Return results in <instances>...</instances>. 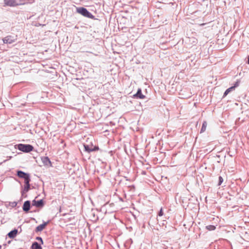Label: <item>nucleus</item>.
I'll list each match as a JSON object with an SVG mask.
<instances>
[{"label": "nucleus", "instance_id": "nucleus-1", "mask_svg": "<svg viewBox=\"0 0 249 249\" xmlns=\"http://www.w3.org/2000/svg\"><path fill=\"white\" fill-rule=\"evenodd\" d=\"M15 147L16 148H18L19 150L25 153H29L32 151L34 149V147L32 145L22 143L16 145Z\"/></svg>", "mask_w": 249, "mask_h": 249}, {"label": "nucleus", "instance_id": "nucleus-2", "mask_svg": "<svg viewBox=\"0 0 249 249\" xmlns=\"http://www.w3.org/2000/svg\"><path fill=\"white\" fill-rule=\"evenodd\" d=\"M89 141H90L89 144H84L85 151L88 153H90L91 152L99 150V148L98 146L94 145L92 142L90 141L89 139H87V142H88Z\"/></svg>", "mask_w": 249, "mask_h": 249}, {"label": "nucleus", "instance_id": "nucleus-21", "mask_svg": "<svg viewBox=\"0 0 249 249\" xmlns=\"http://www.w3.org/2000/svg\"><path fill=\"white\" fill-rule=\"evenodd\" d=\"M239 83V81L236 82V83H235L234 85L233 86H232V87H234V89L235 88H236V87L238 86Z\"/></svg>", "mask_w": 249, "mask_h": 249}, {"label": "nucleus", "instance_id": "nucleus-4", "mask_svg": "<svg viewBox=\"0 0 249 249\" xmlns=\"http://www.w3.org/2000/svg\"><path fill=\"white\" fill-rule=\"evenodd\" d=\"M76 11L78 13L82 15V16L90 18H93L94 16L89 13L85 8L79 7L77 8Z\"/></svg>", "mask_w": 249, "mask_h": 249}, {"label": "nucleus", "instance_id": "nucleus-12", "mask_svg": "<svg viewBox=\"0 0 249 249\" xmlns=\"http://www.w3.org/2000/svg\"><path fill=\"white\" fill-rule=\"evenodd\" d=\"M17 175L21 178H25L27 176H28L29 175L21 171H18L17 172Z\"/></svg>", "mask_w": 249, "mask_h": 249}, {"label": "nucleus", "instance_id": "nucleus-18", "mask_svg": "<svg viewBox=\"0 0 249 249\" xmlns=\"http://www.w3.org/2000/svg\"><path fill=\"white\" fill-rule=\"evenodd\" d=\"M223 179L222 177L220 176L219 177L218 185H220L222 184V183L223 182Z\"/></svg>", "mask_w": 249, "mask_h": 249}, {"label": "nucleus", "instance_id": "nucleus-7", "mask_svg": "<svg viewBox=\"0 0 249 249\" xmlns=\"http://www.w3.org/2000/svg\"><path fill=\"white\" fill-rule=\"evenodd\" d=\"M33 205L36 206L37 207H42L43 206V200L41 199L38 201L35 200L33 201Z\"/></svg>", "mask_w": 249, "mask_h": 249}, {"label": "nucleus", "instance_id": "nucleus-20", "mask_svg": "<svg viewBox=\"0 0 249 249\" xmlns=\"http://www.w3.org/2000/svg\"><path fill=\"white\" fill-rule=\"evenodd\" d=\"M163 211H162V208H161V209H160V212H159V215L160 216H162V215H163Z\"/></svg>", "mask_w": 249, "mask_h": 249}, {"label": "nucleus", "instance_id": "nucleus-5", "mask_svg": "<svg viewBox=\"0 0 249 249\" xmlns=\"http://www.w3.org/2000/svg\"><path fill=\"white\" fill-rule=\"evenodd\" d=\"M16 40V36H14L11 35L6 36L2 39L3 43L5 44H12L15 42Z\"/></svg>", "mask_w": 249, "mask_h": 249}, {"label": "nucleus", "instance_id": "nucleus-19", "mask_svg": "<svg viewBox=\"0 0 249 249\" xmlns=\"http://www.w3.org/2000/svg\"><path fill=\"white\" fill-rule=\"evenodd\" d=\"M30 189V184H25V186L24 187V189L26 191H28V190Z\"/></svg>", "mask_w": 249, "mask_h": 249}, {"label": "nucleus", "instance_id": "nucleus-3", "mask_svg": "<svg viewBox=\"0 0 249 249\" xmlns=\"http://www.w3.org/2000/svg\"><path fill=\"white\" fill-rule=\"evenodd\" d=\"M4 6L14 7L18 5L24 4L25 2L24 0H19V2L17 1L16 0H3Z\"/></svg>", "mask_w": 249, "mask_h": 249}, {"label": "nucleus", "instance_id": "nucleus-13", "mask_svg": "<svg viewBox=\"0 0 249 249\" xmlns=\"http://www.w3.org/2000/svg\"><path fill=\"white\" fill-rule=\"evenodd\" d=\"M207 126V122L206 121H204L202 124V125L201 128L200 129L201 133H203L205 131V130L206 129Z\"/></svg>", "mask_w": 249, "mask_h": 249}, {"label": "nucleus", "instance_id": "nucleus-9", "mask_svg": "<svg viewBox=\"0 0 249 249\" xmlns=\"http://www.w3.org/2000/svg\"><path fill=\"white\" fill-rule=\"evenodd\" d=\"M42 162L46 165L51 166L52 163L48 157H45L42 158Z\"/></svg>", "mask_w": 249, "mask_h": 249}, {"label": "nucleus", "instance_id": "nucleus-15", "mask_svg": "<svg viewBox=\"0 0 249 249\" xmlns=\"http://www.w3.org/2000/svg\"><path fill=\"white\" fill-rule=\"evenodd\" d=\"M206 228L208 231H214L216 229V227L213 225H208L206 227Z\"/></svg>", "mask_w": 249, "mask_h": 249}, {"label": "nucleus", "instance_id": "nucleus-8", "mask_svg": "<svg viewBox=\"0 0 249 249\" xmlns=\"http://www.w3.org/2000/svg\"><path fill=\"white\" fill-rule=\"evenodd\" d=\"M30 202L29 201H26L24 203L23 206V210L27 212L30 210Z\"/></svg>", "mask_w": 249, "mask_h": 249}, {"label": "nucleus", "instance_id": "nucleus-23", "mask_svg": "<svg viewBox=\"0 0 249 249\" xmlns=\"http://www.w3.org/2000/svg\"><path fill=\"white\" fill-rule=\"evenodd\" d=\"M248 63L249 64V55L248 58Z\"/></svg>", "mask_w": 249, "mask_h": 249}, {"label": "nucleus", "instance_id": "nucleus-6", "mask_svg": "<svg viewBox=\"0 0 249 249\" xmlns=\"http://www.w3.org/2000/svg\"><path fill=\"white\" fill-rule=\"evenodd\" d=\"M133 97L143 99L145 98V96L142 94L141 89H139L137 93L133 95Z\"/></svg>", "mask_w": 249, "mask_h": 249}, {"label": "nucleus", "instance_id": "nucleus-10", "mask_svg": "<svg viewBox=\"0 0 249 249\" xmlns=\"http://www.w3.org/2000/svg\"><path fill=\"white\" fill-rule=\"evenodd\" d=\"M47 223H48L47 222H45L43 224H41V225L38 226L36 228V231H42L43 230H44L45 228L46 225H47Z\"/></svg>", "mask_w": 249, "mask_h": 249}, {"label": "nucleus", "instance_id": "nucleus-14", "mask_svg": "<svg viewBox=\"0 0 249 249\" xmlns=\"http://www.w3.org/2000/svg\"><path fill=\"white\" fill-rule=\"evenodd\" d=\"M32 249H42V248L37 242H34L32 244Z\"/></svg>", "mask_w": 249, "mask_h": 249}, {"label": "nucleus", "instance_id": "nucleus-22", "mask_svg": "<svg viewBox=\"0 0 249 249\" xmlns=\"http://www.w3.org/2000/svg\"><path fill=\"white\" fill-rule=\"evenodd\" d=\"M37 239H38V240H41V241L42 242H43V241H42V238H41V237H38V238H37Z\"/></svg>", "mask_w": 249, "mask_h": 249}, {"label": "nucleus", "instance_id": "nucleus-16", "mask_svg": "<svg viewBox=\"0 0 249 249\" xmlns=\"http://www.w3.org/2000/svg\"><path fill=\"white\" fill-rule=\"evenodd\" d=\"M233 89H234V87H231V88H230L228 89H227L225 91V92H224V96H224V97L228 95V94L230 92H231L232 90H233Z\"/></svg>", "mask_w": 249, "mask_h": 249}, {"label": "nucleus", "instance_id": "nucleus-11", "mask_svg": "<svg viewBox=\"0 0 249 249\" xmlns=\"http://www.w3.org/2000/svg\"><path fill=\"white\" fill-rule=\"evenodd\" d=\"M18 233V230L16 229H15L12 231H11L10 232L8 233V236L10 238H14Z\"/></svg>", "mask_w": 249, "mask_h": 249}, {"label": "nucleus", "instance_id": "nucleus-17", "mask_svg": "<svg viewBox=\"0 0 249 249\" xmlns=\"http://www.w3.org/2000/svg\"><path fill=\"white\" fill-rule=\"evenodd\" d=\"M24 179V183L25 184H30L29 182H30V178H29V175H28V176H27Z\"/></svg>", "mask_w": 249, "mask_h": 249}, {"label": "nucleus", "instance_id": "nucleus-24", "mask_svg": "<svg viewBox=\"0 0 249 249\" xmlns=\"http://www.w3.org/2000/svg\"><path fill=\"white\" fill-rule=\"evenodd\" d=\"M1 246L0 245V249H1Z\"/></svg>", "mask_w": 249, "mask_h": 249}]
</instances>
